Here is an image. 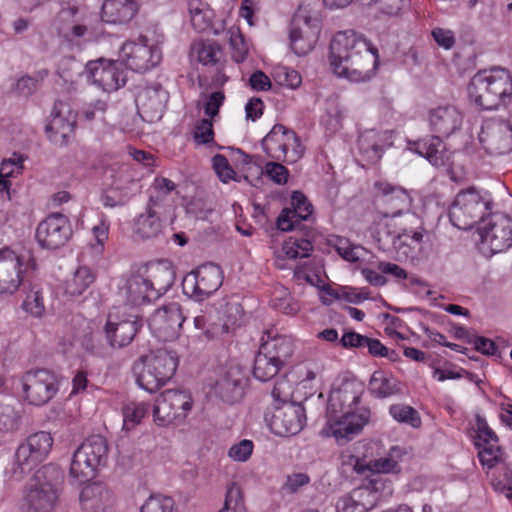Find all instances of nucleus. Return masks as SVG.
Segmentation results:
<instances>
[{
  "instance_id": "nucleus-1",
  "label": "nucleus",
  "mask_w": 512,
  "mask_h": 512,
  "mask_svg": "<svg viewBox=\"0 0 512 512\" xmlns=\"http://www.w3.org/2000/svg\"><path fill=\"white\" fill-rule=\"evenodd\" d=\"M364 385L356 379H343L330 391L326 407V423L320 431L323 438H334L344 445L369 424L372 411L362 404Z\"/></svg>"
},
{
  "instance_id": "nucleus-2",
  "label": "nucleus",
  "mask_w": 512,
  "mask_h": 512,
  "mask_svg": "<svg viewBox=\"0 0 512 512\" xmlns=\"http://www.w3.org/2000/svg\"><path fill=\"white\" fill-rule=\"evenodd\" d=\"M329 59L333 72L352 82L370 80L379 64L377 48L354 30L339 31L333 36Z\"/></svg>"
},
{
  "instance_id": "nucleus-3",
  "label": "nucleus",
  "mask_w": 512,
  "mask_h": 512,
  "mask_svg": "<svg viewBox=\"0 0 512 512\" xmlns=\"http://www.w3.org/2000/svg\"><path fill=\"white\" fill-rule=\"evenodd\" d=\"M463 115L454 105H440L429 111V125L436 136L416 142V151L435 167L449 166L450 153L445 150L442 137L459 130Z\"/></svg>"
},
{
  "instance_id": "nucleus-4",
  "label": "nucleus",
  "mask_w": 512,
  "mask_h": 512,
  "mask_svg": "<svg viewBox=\"0 0 512 512\" xmlns=\"http://www.w3.org/2000/svg\"><path fill=\"white\" fill-rule=\"evenodd\" d=\"M468 95L483 110L506 106L512 100V74L502 67L480 70L469 82Z\"/></svg>"
},
{
  "instance_id": "nucleus-5",
  "label": "nucleus",
  "mask_w": 512,
  "mask_h": 512,
  "mask_svg": "<svg viewBox=\"0 0 512 512\" xmlns=\"http://www.w3.org/2000/svg\"><path fill=\"white\" fill-rule=\"evenodd\" d=\"M178 362L177 354L167 349L141 356L133 365L137 384L150 393L158 391L174 376Z\"/></svg>"
},
{
  "instance_id": "nucleus-6",
  "label": "nucleus",
  "mask_w": 512,
  "mask_h": 512,
  "mask_svg": "<svg viewBox=\"0 0 512 512\" xmlns=\"http://www.w3.org/2000/svg\"><path fill=\"white\" fill-rule=\"evenodd\" d=\"M62 481L59 466L49 463L39 468L30 479L25 495L28 512H52L59 499Z\"/></svg>"
},
{
  "instance_id": "nucleus-7",
  "label": "nucleus",
  "mask_w": 512,
  "mask_h": 512,
  "mask_svg": "<svg viewBox=\"0 0 512 512\" xmlns=\"http://www.w3.org/2000/svg\"><path fill=\"white\" fill-rule=\"evenodd\" d=\"M492 204L489 193L469 187L459 191L455 196L449 207V219L458 229H471L491 212Z\"/></svg>"
},
{
  "instance_id": "nucleus-8",
  "label": "nucleus",
  "mask_w": 512,
  "mask_h": 512,
  "mask_svg": "<svg viewBox=\"0 0 512 512\" xmlns=\"http://www.w3.org/2000/svg\"><path fill=\"white\" fill-rule=\"evenodd\" d=\"M108 444L104 437L93 435L87 438L73 453L69 476L82 484L93 479L98 469L108 459Z\"/></svg>"
},
{
  "instance_id": "nucleus-9",
  "label": "nucleus",
  "mask_w": 512,
  "mask_h": 512,
  "mask_svg": "<svg viewBox=\"0 0 512 512\" xmlns=\"http://www.w3.org/2000/svg\"><path fill=\"white\" fill-rule=\"evenodd\" d=\"M37 263L33 256L25 259L8 247L0 249V294L13 295L33 277Z\"/></svg>"
},
{
  "instance_id": "nucleus-10",
  "label": "nucleus",
  "mask_w": 512,
  "mask_h": 512,
  "mask_svg": "<svg viewBox=\"0 0 512 512\" xmlns=\"http://www.w3.org/2000/svg\"><path fill=\"white\" fill-rule=\"evenodd\" d=\"M20 397L28 405L41 407L49 403L59 391L57 375L47 369H31L20 377Z\"/></svg>"
},
{
  "instance_id": "nucleus-11",
  "label": "nucleus",
  "mask_w": 512,
  "mask_h": 512,
  "mask_svg": "<svg viewBox=\"0 0 512 512\" xmlns=\"http://www.w3.org/2000/svg\"><path fill=\"white\" fill-rule=\"evenodd\" d=\"M265 153L272 159L295 163L304 154V146L297 134L281 124H276L262 140Z\"/></svg>"
},
{
  "instance_id": "nucleus-12",
  "label": "nucleus",
  "mask_w": 512,
  "mask_h": 512,
  "mask_svg": "<svg viewBox=\"0 0 512 512\" xmlns=\"http://www.w3.org/2000/svg\"><path fill=\"white\" fill-rule=\"evenodd\" d=\"M321 31L318 17L312 16L306 6H299L290 28V47L297 56L310 53L318 42Z\"/></svg>"
},
{
  "instance_id": "nucleus-13",
  "label": "nucleus",
  "mask_w": 512,
  "mask_h": 512,
  "mask_svg": "<svg viewBox=\"0 0 512 512\" xmlns=\"http://www.w3.org/2000/svg\"><path fill=\"white\" fill-rule=\"evenodd\" d=\"M193 407L191 394L186 390L169 389L162 392L153 407L154 421L159 426L183 420Z\"/></svg>"
},
{
  "instance_id": "nucleus-14",
  "label": "nucleus",
  "mask_w": 512,
  "mask_h": 512,
  "mask_svg": "<svg viewBox=\"0 0 512 512\" xmlns=\"http://www.w3.org/2000/svg\"><path fill=\"white\" fill-rule=\"evenodd\" d=\"M223 283V272L219 265L207 263L188 273L182 281L185 295L202 301L216 292Z\"/></svg>"
},
{
  "instance_id": "nucleus-15",
  "label": "nucleus",
  "mask_w": 512,
  "mask_h": 512,
  "mask_svg": "<svg viewBox=\"0 0 512 512\" xmlns=\"http://www.w3.org/2000/svg\"><path fill=\"white\" fill-rule=\"evenodd\" d=\"M121 62L135 72H145L157 66L162 59V52L156 45H149L145 37L139 42H125L119 52Z\"/></svg>"
},
{
  "instance_id": "nucleus-16",
  "label": "nucleus",
  "mask_w": 512,
  "mask_h": 512,
  "mask_svg": "<svg viewBox=\"0 0 512 512\" xmlns=\"http://www.w3.org/2000/svg\"><path fill=\"white\" fill-rule=\"evenodd\" d=\"M184 321L180 304L171 302L154 311L149 318L148 326L157 339L167 342L180 335Z\"/></svg>"
},
{
  "instance_id": "nucleus-17",
  "label": "nucleus",
  "mask_w": 512,
  "mask_h": 512,
  "mask_svg": "<svg viewBox=\"0 0 512 512\" xmlns=\"http://www.w3.org/2000/svg\"><path fill=\"white\" fill-rule=\"evenodd\" d=\"M483 249L491 254L502 253L512 247V219L504 214H493L489 222L479 228Z\"/></svg>"
},
{
  "instance_id": "nucleus-18",
  "label": "nucleus",
  "mask_w": 512,
  "mask_h": 512,
  "mask_svg": "<svg viewBox=\"0 0 512 512\" xmlns=\"http://www.w3.org/2000/svg\"><path fill=\"white\" fill-rule=\"evenodd\" d=\"M142 327V321L137 315H120V310L115 308L108 314L105 324V335L112 348L128 346Z\"/></svg>"
},
{
  "instance_id": "nucleus-19",
  "label": "nucleus",
  "mask_w": 512,
  "mask_h": 512,
  "mask_svg": "<svg viewBox=\"0 0 512 512\" xmlns=\"http://www.w3.org/2000/svg\"><path fill=\"white\" fill-rule=\"evenodd\" d=\"M376 190L374 203L379 214L391 215L395 219L411 208L412 199L409 193L402 187L392 185L387 181H377L374 184Z\"/></svg>"
},
{
  "instance_id": "nucleus-20",
  "label": "nucleus",
  "mask_w": 512,
  "mask_h": 512,
  "mask_svg": "<svg viewBox=\"0 0 512 512\" xmlns=\"http://www.w3.org/2000/svg\"><path fill=\"white\" fill-rule=\"evenodd\" d=\"M54 439L49 432L38 431L21 443L15 453V459L22 471L30 470L44 461L53 447Z\"/></svg>"
},
{
  "instance_id": "nucleus-21",
  "label": "nucleus",
  "mask_w": 512,
  "mask_h": 512,
  "mask_svg": "<svg viewBox=\"0 0 512 512\" xmlns=\"http://www.w3.org/2000/svg\"><path fill=\"white\" fill-rule=\"evenodd\" d=\"M72 236L69 219L60 213H53L42 220L36 229V240L47 249H57L66 244Z\"/></svg>"
},
{
  "instance_id": "nucleus-22",
  "label": "nucleus",
  "mask_w": 512,
  "mask_h": 512,
  "mask_svg": "<svg viewBox=\"0 0 512 512\" xmlns=\"http://www.w3.org/2000/svg\"><path fill=\"white\" fill-rule=\"evenodd\" d=\"M306 421V410L301 403H284L275 407L270 426L274 434L287 437L298 434Z\"/></svg>"
},
{
  "instance_id": "nucleus-23",
  "label": "nucleus",
  "mask_w": 512,
  "mask_h": 512,
  "mask_svg": "<svg viewBox=\"0 0 512 512\" xmlns=\"http://www.w3.org/2000/svg\"><path fill=\"white\" fill-rule=\"evenodd\" d=\"M87 70L93 83L105 92L116 91L126 83V75L119 61H91L87 65Z\"/></svg>"
},
{
  "instance_id": "nucleus-24",
  "label": "nucleus",
  "mask_w": 512,
  "mask_h": 512,
  "mask_svg": "<svg viewBox=\"0 0 512 512\" xmlns=\"http://www.w3.org/2000/svg\"><path fill=\"white\" fill-rule=\"evenodd\" d=\"M479 141L489 154L502 155L512 148V131L498 120H487L479 133Z\"/></svg>"
},
{
  "instance_id": "nucleus-25",
  "label": "nucleus",
  "mask_w": 512,
  "mask_h": 512,
  "mask_svg": "<svg viewBox=\"0 0 512 512\" xmlns=\"http://www.w3.org/2000/svg\"><path fill=\"white\" fill-rule=\"evenodd\" d=\"M168 97V92L160 84L141 89L135 102L142 118L149 122L161 119Z\"/></svg>"
},
{
  "instance_id": "nucleus-26",
  "label": "nucleus",
  "mask_w": 512,
  "mask_h": 512,
  "mask_svg": "<svg viewBox=\"0 0 512 512\" xmlns=\"http://www.w3.org/2000/svg\"><path fill=\"white\" fill-rule=\"evenodd\" d=\"M369 230L378 248L384 252H391L403 228L397 223V218L376 213Z\"/></svg>"
},
{
  "instance_id": "nucleus-27",
  "label": "nucleus",
  "mask_w": 512,
  "mask_h": 512,
  "mask_svg": "<svg viewBox=\"0 0 512 512\" xmlns=\"http://www.w3.org/2000/svg\"><path fill=\"white\" fill-rule=\"evenodd\" d=\"M291 204L293 208L284 209L277 219L281 231L294 230L301 221L308 220L313 214V205L302 192H293Z\"/></svg>"
},
{
  "instance_id": "nucleus-28",
  "label": "nucleus",
  "mask_w": 512,
  "mask_h": 512,
  "mask_svg": "<svg viewBox=\"0 0 512 512\" xmlns=\"http://www.w3.org/2000/svg\"><path fill=\"white\" fill-rule=\"evenodd\" d=\"M145 273L144 279L149 286L150 297L155 299L165 294L174 283V272L165 262L147 264Z\"/></svg>"
},
{
  "instance_id": "nucleus-29",
  "label": "nucleus",
  "mask_w": 512,
  "mask_h": 512,
  "mask_svg": "<svg viewBox=\"0 0 512 512\" xmlns=\"http://www.w3.org/2000/svg\"><path fill=\"white\" fill-rule=\"evenodd\" d=\"M138 12L136 0H104L101 9V18L111 24H126Z\"/></svg>"
},
{
  "instance_id": "nucleus-30",
  "label": "nucleus",
  "mask_w": 512,
  "mask_h": 512,
  "mask_svg": "<svg viewBox=\"0 0 512 512\" xmlns=\"http://www.w3.org/2000/svg\"><path fill=\"white\" fill-rule=\"evenodd\" d=\"M82 15L79 7L75 4L67 3V6H62L56 17V24L58 31L64 37H82L87 27L82 24Z\"/></svg>"
},
{
  "instance_id": "nucleus-31",
  "label": "nucleus",
  "mask_w": 512,
  "mask_h": 512,
  "mask_svg": "<svg viewBox=\"0 0 512 512\" xmlns=\"http://www.w3.org/2000/svg\"><path fill=\"white\" fill-rule=\"evenodd\" d=\"M153 206L155 197L150 195L145 213L140 214L134 221V234L141 239L155 238L162 231V221Z\"/></svg>"
},
{
  "instance_id": "nucleus-32",
  "label": "nucleus",
  "mask_w": 512,
  "mask_h": 512,
  "mask_svg": "<svg viewBox=\"0 0 512 512\" xmlns=\"http://www.w3.org/2000/svg\"><path fill=\"white\" fill-rule=\"evenodd\" d=\"M260 349L263 353H266L268 357H272L273 360L279 362L281 365L292 356L294 352V342L290 336L287 335H275L271 336L267 333V339L262 337V343Z\"/></svg>"
},
{
  "instance_id": "nucleus-33",
  "label": "nucleus",
  "mask_w": 512,
  "mask_h": 512,
  "mask_svg": "<svg viewBox=\"0 0 512 512\" xmlns=\"http://www.w3.org/2000/svg\"><path fill=\"white\" fill-rule=\"evenodd\" d=\"M423 248V233L421 231H407L403 228L397 236L391 252L397 254L398 259L414 260Z\"/></svg>"
},
{
  "instance_id": "nucleus-34",
  "label": "nucleus",
  "mask_w": 512,
  "mask_h": 512,
  "mask_svg": "<svg viewBox=\"0 0 512 512\" xmlns=\"http://www.w3.org/2000/svg\"><path fill=\"white\" fill-rule=\"evenodd\" d=\"M405 454L403 448L393 446L385 456L367 461V472L374 475L398 474L401 472L400 462Z\"/></svg>"
},
{
  "instance_id": "nucleus-35",
  "label": "nucleus",
  "mask_w": 512,
  "mask_h": 512,
  "mask_svg": "<svg viewBox=\"0 0 512 512\" xmlns=\"http://www.w3.org/2000/svg\"><path fill=\"white\" fill-rule=\"evenodd\" d=\"M109 498L110 493L104 486L92 483L82 489L79 501L84 512H100L105 509Z\"/></svg>"
},
{
  "instance_id": "nucleus-36",
  "label": "nucleus",
  "mask_w": 512,
  "mask_h": 512,
  "mask_svg": "<svg viewBox=\"0 0 512 512\" xmlns=\"http://www.w3.org/2000/svg\"><path fill=\"white\" fill-rule=\"evenodd\" d=\"M24 292L26 295L21 305L22 309L35 318L43 317L46 309L41 286L33 283L32 278H30L26 283Z\"/></svg>"
},
{
  "instance_id": "nucleus-37",
  "label": "nucleus",
  "mask_w": 512,
  "mask_h": 512,
  "mask_svg": "<svg viewBox=\"0 0 512 512\" xmlns=\"http://www.w3.org/2000/svg\"><path fill=\"white\" fill-rule=\"evenodd\" d=\"M123 290L125 291L127 302L132 305H142L156 300L155 297H150L149 286L142 275L130 277Z\"/></svg>"
},
{
  "instance_id": "nucleus-38",
  "label": "nucleus",
  "mask_w": 512,
  "mask_h": 512,
  "mask_svg": "<svg viewBox=\"0 0 512 512\" xmlns=\"http://www.w3.org/2000/svg\"><path fill=\"white\" fill-rule=\"evenodd\" d=\"M188 11L193 28L198 32H204L212 25L213 10L202 0H189Z\"/></svg>"
},
{
  "instance_id": "nucleus-39",
  "label": "nucleus",
  "mask_w": 512,
  "mask_h": 512,
  "mask_svg": "<svg viewBox=\"0 0 512 512\" xmlns=\"http://www.w3.org/2000/svg\"><path fill=\"white\" fill-rule=\"evenodd\" d=\"M369 389L378 398H386L399 391L397 380L384 371H375L372 374Z\"/></svg>"
},
{
  "instance_id": "nucleus-40",
  "label": "nucleus",
  "mask_w": 512,
  "mask_h": 512,
  "mask_svg": "<svg viewBox=\"0 0 512 512\" xmlns=\"http://www.w3.org/2000/svg\"><path fill=\"white\" fill-rule=\"evenodd\" d=\"M360 152L370 161H377L384 152L382 135L374 130L364 132L358 140Z\"/></svg>"
},
{
  "instance_id": "nucleus-41",
  "label": "nucleus",
  "mask_w": 512,
  "mask_h": 512,
  "mask_svg": "<svg viewBox=\"0 0 512 512\" xmlns=\"http://www.w3.org/2000/svg\"><path fill=\"white\" fill-rule=\"evenodd\" d=\"M282 366L259 349L254 360L253 376L259 381L266 382L276 376Z\"/></svg>"
},
{
  "instance_id": "nucleus-42",
  "label": "nucleus",
  "mask_w": 512,
  "mask_h": 512,
  "mask_svg": "<svg viewBox=\"0 0 512 512\" xmlns=\"http://www.w3.org/2000/svg\"><path fill=\"white\" fill-rule=\"evenodd\" d=\"M362 5L377 7L385 17L400 18L408 11L410 0H362Z\"/></svg>"
},
{
  "instance_id": "nucleus-43",
  "label": "nucleus",
  "mask_w": 512,
  "mask_h": 512,
  "mask_svg": "<svg viewBox=\"0 0 512 512\" xmlns=\"http://www.w3.org/2000/svg\"><path fill=\"white\" fill-rule=\"evenodd\" d=\"M96 280L95 273L87 266H80L67 282L66 292L72 296L81 295Z\"/></svg>"
},
{
  "instance_id": "nucleus-44",
  "label": "nucleus",
  "mask_w": 512,
  "mask_h": 512,
  "mask_svg": "<svg viewBox=\"0 0 512 512\" xmlns=\"http://www.w3.org/2000/svg\"><path fill=\"white\" fill-rule=\"evenodd\" d=\"M313 244L310 240L298 236H290L283 242L282 252L288 259H298L310 256Z\"/></svg>"
},
{
  "instance_id": "nucleus-45",
  "label": "nucleus",
  "mask_w": 512,
  "mask_h": 512,
  "mask_svg": "<svg viewBox=\"0 0 512 512\" xmlns=\"http://www.w3.org/2000/svg\"><path fill=\"white\" fill-rule=\"evenodd\" d=\"M150 404L146 402H131L123 407V428L132 430L149 414Z\"/></svg>"
},
{
  "instance_id": "nucleus-46",
  "label": "nucleus",
  "mask_w": 512,
  "mask_h": 512,
  "mask_svg": "<svg viewBox=\"0 0 512 512\" xmlns=\"http://www.w3.org/2000/svg\"><path fill=\"white\" fill-rule=\"evenodd\" d=\"M391 417L399 422L408 424L413 428L421 426V417L416 409L406 404H393L389 407Z\"/></svg>"
},
{
  "instance_id": "nucleus-47",
  "label": "nucleus",
  "mask_w": 512,
  "mask_h": 512,
  "mask_svg": "<svg viewBox=\"0 0 512 512\" xmlns=\"http://www.w3.org/2000/svg\"><path fill=\"white\" fill-rule=\"evenodd\" d=\"M219 512H246L242 490L236 483L228 486L224 506Z\"/></svg>"
},
{
  "instance_id": "nucleus-48",
  "label": "nucleus",
  "mask_w": 512,
  "mask_h": 512,
  "mask_svg": "<svg viewBox=\"0 0 512 512\" xmlns=\"http://www.w3.org/2000/svg\"><path fill=\"white\" fill-rule=\"evenodd\" d=\"M194 327L199 331L197 337H204L207 340L213 339L224 332L225 325H217L210 322V317L204 313L194 317Z\"/></svg>"
},
{
  "instance_id": "nucleus-49",
  "label": "nucleus",
  "mask_w": 512,
  "mask_h": 512,
  "mask_svg": "<svg viewBox=\"0 0 512 512\" xmlns=\"http://www.w3.org/2000/svg\"><path fill=\"white\" fill-rule=\"evenodd\" d=\"M193 52L200 63L211 65L218 61L220 47L215 42L201 41L193 45Z\"/></svg>"
},
{
  "instance_id": "nucleus-50",
  "label": "nucleus",
  "mask_w": 512,
  "mask_h": 512,
  "mask_svg": "<svg viewBox=\"0 0 512 512\" xmlns=\"http://www.w3.org/2000/svg\"><path fill=\"white\" fill-rule=\"evenodd\" d=\"M173 509V498L161 494H153L141 506L140 512H173Z\"/></svg>"
},
{
  "instance_id": "nucleus-51",
  "label": "nucleus",
  "mask_w": 512,
  "mask_h": 512,
  "mask_svg": "<svg viewBox=\"0 0 512 512\" xmlns=\"http://www.w3.org/2000/svg\"><path fill=\"white\" fill-rule=\"evenodd\" d=\"M365 484L375 494L378 503L393 494L392 482L381 475L372 474Z\"/></svg>"
},
{
  "instance_id": "nucleus-52",
  "label": "nucleus",
  "mask_w": 512,
  "mask_h": 512,
  "mask_svg": "<svg viewBox=\"0 0 512 512\" xmlns=\"http://www.w3.org/2000/svg\"><path fill=\"white\" fill-rule=\"evenodd\" d=\"M352 496V502H357L364 508L365 512H368L378 504V499L375 494L367 487L363 485L353 489L350 493Z\"/></svg>"
},
{
  "instance_id": "nucleus-53",
  "label": "nucleus",
  "mask_w": 512,
  "mask_h": 512,
  "mask_svg": "<svg viewBox=\"0 0 512 512\" xmlns=\"http://www.w3.org/2000/svg\"><path fill=\"white\" fill-rule=\"evenodd\" d=\"M479 448L478 457L483 466L494 467L501 459L502 451L498 443L482 444Z\"/></svg>"
},
{
  "instance_id": "nucleus-54",
  "label": "nucleus",
  "mask_w": 512,
  "mask_h": 512,
  "mask_svg": "<svg viewBox=\"0 0 512 512\" xmlns=\"http://www.w3.org/2000/svg\"><path fill=\"white\" fill-rule=\"evenodd\" d=\"M65 107H66V105L61 101L56 102L54 105L53 111H52V118L49 121V123L46 125V128H45V132L49 139H53L52 132L55 129H58L61 126H64V123H72V118L74 116H72L70 112H69V117L65 118L62 116V112Z\"/></svg>"
},
{
  "instance_id": "nucleus-55",
  "label": "nucleus",
  "mask_w": 512,
  "mask_h": 512,
  "mask_svg": "<svg viewBox=\"0 0 512 512\" xmlns=\"http://www.w3.org/2000/svg\"><path fill=\"white\" fill-rule=\"evenodd\" d=\"M20 415L8 404H0V430L12 431L18 427Z\"/></svg>"
},
{
  "instance_id": "nucleus-56",
  "label": "nucleus",
  "mask_w": 512,
  "mask_h": 512,
  "mask_svg": "<svg viewBox=\"0 0 512 512\" xmlns=\"http://www.w3.org/2000/svg\"><path fill=\"white\" fill-rule=\"evenodd\" d=\"M254 450V443L251 440L243 439L233 444L228 450V456L236 462H246Z\"/></svg>"
},
{
  "instance_id": "nucleus-57",
  "label": "nucleus",
  "mask_w": 512,
  "mask_h": 512,
  "mask_svg": "<svg viewBox=\"0 0 512 512\" xmlns=\"http://www.w3.org/2000/svg\"><path fill=\"white\" fill-rule=\"evenodd\" d=\"M194 140L198 144H210L214 142V130L211 119H201L194 130Z\"/></svg>"
},
{
  "instance_id": "nucleus-58",
  "label": "nucleus",
  "mask_w": 512,
  "mask_h": 512,
  "mask_svg": "<svg viewBox=\"0 0 512 512\" xmlns=\"http://www.w3.org/2000/svg\"><path fill=\"white\" fill-rule=\"evenodd\" d=\"M232 58L237 62H243L249 52V44L241 33L232 34L230 37Z\"/></svg>"
},
{
  "instance_id": "nucleus-59",
  "label": "nucleus",
  "mask_w": 512,
  "mask_h": 512,
  "mask_svg": "<svg viewBox=\"0 0 512 512\" xmlns=\"http://www.w3.org/2000/svg\"><path fill=\"white\" fill-rule=\"evenodd\" d=\"M271 394L274 401L281 405L284 403H292L289 401L292 396V387L289 381L285 378L279 379L274 383Z\"/></svg>"
},
{
  "instance_id": "nucleus-60",
  "label": "nucleus",
  "mask_w": 512,
  "mask_h": 512,
  "mask_svg": "<svg viewBox=\"0 0 512 512\" xmlns=\"http://www.w3.org/2000/svg\"><path fill=\"white\" fill-rule=\"evenodd\" d=\"M212 163L215 172L223 182H228L233 179L235 172L224 155L216 154L212 158Z\"/></svg>"
},
{
  "instance_id": "nucleus-61",
  "label": "nucleus",
  "mask_w": 512,
  "mask_h": 512,
  "mask_svg": "<svg viewBox=\"0 0 512 512\" xmlns=\"http://www.w3.org/2000/svg\"><path fill=\"white\" fill-rule=\"evenodd\" d=\"M343 467H349L357 474H365L367 472V461L353 455L349 450L343 451L340 456Z\"/></svg>"
},
{
  "instance_id": "nucleus-62",
  "label": "nucleus",
  "mask_w": 512,
  "mask_h": 512,
  "mask_svg": "<svg viewBox=\"0 0 512 512\" xmlns=\"http://www.w3.org/2000/svg\"><path fill=\"white\" fill-rule=\"evenodd\" d=\"M431 35L437 45L445 50H450L456 43L454 32L450 29L436 27L432 30Z\"/></svg>"
},
{
  "instance_id": "nucleus-63",
  "label": "nucleus",
  "mask_w": 512,
  "mask_h": 512,
  "mask_svg": "<svg viewBox=\"0 0 512 512\" xmlns=\"http://www.w3.org/2000/svg\"><path fill=\"white\" fill-rule=\"evenodd\" d=\"M265 174L277 184H285L288 180V169L278 162H268L265 165Z\"/></svg>"
},
{
  "instance_id": "nucleus-64",
  "label": "nucleus",
  "mask_w": 512,
  "mask_h": 512,
  "mask_svg": "<svg viewBox=\"0 0 512 512\" xmlns=\"http://www.w3.org/2000/svg\"><path fill=\"white\" fill-rule=\"evenodd\" d=\"M278 78L281 84L291 89H297L302 83L301 74L297 70L289 67H282L278 72Z\"/></svg>"
}]
</instances>
